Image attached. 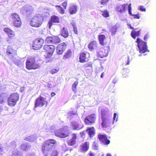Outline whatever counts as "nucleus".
<instances>
[{
	"label": "nucleus",
	"instance_id": "obj_1",
	"mask_svg": "<svg viewBox=\"0 0 156 156\" xmlns=\"http://www.w3.org/2000/svg\"><path fill=\"white\" fill-rule=\"evenodd\" d=\"M55 46L52 45L45 44L44 46V52L45 53L44 56V62L48 63L52 60V56L55 51Z\"/></svg>",
	"mask_w": 156,
	"mask_h": 156
},
{
	"label": "nucleus",
	"instance_id": "obj_2",
	"mask_svg": "<svg viewBox=\"0 0 156 156\" xmlns=\"http://www.w3.org/2000/svg\"><path fill=\"white\" fill-rule=\"evenodd\" d=\"M101 125L103 129L106 128L110 126L113 124V122H111L109 118L108 110V109H102L101 110Z\"/></svg>",
	"mask_w": 156,
	"mask_h": 156
},
{
	"label": "nucleus",
	"instance_id": "obj_3",
	"mask_svg": "<svg viewBox=\"0 0 156 156\" xmlns=\"http://www.w3.org/2000/svg\"><path fill=\"white\" fill-rule=\"evenodd\" d=\"M56 143V141L53 139L45 141L42 144L41 147V151L43 153L45 154L50 153L54 147V146L51 145V144H55Z\"/></svg>",
	"mask_w": 156,
	"mask_h": 156
},
{
	"label": "nucleus",
	"instance_id": "obj_4",
	"mask_svg": "<svg viewBox=\"0 0 156 156\" xmlns=\"http://www.w3.org/2000/svg\"><path fill=\"white\" fill-rule=\"evenodd\" d=\"M36 58L30 56L27 57L26 62V67L28 70L36 69L40 68V64L36 63Z\"/></svg>",
	"mask_w": 156,
	"mask_h": 156
},
{
	"label": "nucleus",
	"instance_id": "obj_5",
	"mask_svg": "<svg viewBox=\"0 0 156 156\" xmlns=\"http://www.w3.org/2000/svg\"><path fill=\"white\" fill-rule=\"evenodd\" d=\"M43 17L40 14L34 16L31 19L30 24L34 27H40L42 23Z\"/></svg>",
	"mask_w": 156,
	"mask_h": 156
},
{
	"label": "nucleus",
	"instance_id": "obj_6",
	"mask_svg": "<svg viewBox=\"0 0 156 156\" xmlns=\"http://www.w3.org/2000/svg\"><path fill=\"white\" fill-rule=\"evenodd\" d=\"M48 103V101L46 98L40 95L35 100L34 108L43 106L46 107Z\"/></svg>",
	"mask_w": 156,
	"mask_h": 156
},
{
	"label": "nucleus",
	"instance_id": "obj_7",
	"mask_svg": "<svg viewBox=\"0 0 156 156\" xmlns=\"http://www.w3.org/2000/svg\"><path fill=\"white\" fill-rule=\"evenodd\" d=\"M19 95L17 93H12L8 98V104L10 106H14L19 99Z\"/></svg>",
	"mask_w": 156,
	"mask_h": 156
},
{
	"label": "nucleus",
	"instance_id": "obj_8",
	"mask_svg": "<svg viewBox=\"0 0 156 156\" xmlns=\"http://www.w3.org/2000/svg\"><path fill=\"white\" fill-rule=\"evenodd\" d=\"M10 18L12 21L13 25L16 27H20L22 24V22L19 15L16 13H12L10 15Z\"/></svg>",
	"mask_w": 156,
	"mask_h": 156
},
{
	"label": "nucleus",
	"instance_id": "obj_9",
	"mask_svg": "<svg viewBox=\"0 0 156 156\" xmlns=\"http://www.w3.org/2000/svg\"><path fill=\"white\" fill-rule=\"evenodd\" d=\"M55 135L60 138H64L68 136L69 134V130L64 128H61L55 131Z\"/></svg>",
	"mask_w": 156,
	"mask_h": 156
},
{
	"label": "nucleus",
	"instance_id": "obj_10",
	"mask_svg": "<svg viewBox=\"0 0 156 156\" xmlns=\"http://www.w3.org/2000/svg\"><path fill=\"white\" fill-rule=\"evenodd\" d=\"M136 42L137 43V46L140 53H144L148 51L147 43L146 42L138 38H137Z\"/></svg>",
	"mask_w": 156,
	"mask_h": 156
},
{
	"label": "nucleus",
	"instance_id": "obj_11",
	"mask_svg": "<svg viewBox=\"0 0 156 156\" xmlns=\"http://www.w3.org/2000/svg\"><path fill=\"white\" fill-rule=\"evenodd\" d=\"M97 115L95 113L87 116L84 119L85 124L86 125H91L94 124L96 121Z\"/></svg>",
	"mask_w": 156,
	"mask_h": 156
},
{
	"label": "nucleus",
	"instance_id": "obj_12",
	"mask_svg": "<svg viewBox=\"0 0 156 156\" xmlns=\"http://www.w3.org/2000/svg\"><path fill=\"white\" fill-rule=\"evenodd\" d=\"M44 42V40L42 38L38 37L36 38L33 42V49L35 50L39 49L42 47Z\"/></svg>",
	"mask_w": 156,
	"mask_h": 156
},
{
	"label": "nucleus",
	"instance_id": "obj_13",
	"mask_svg": "<svg viewBox=\"0 0 156 156\" xmlns=\"http://www.w3.org/2000/svg\"><path fill=\"white\" fill-rule=\"evenodd\" d=\"M110 49L109 46H105L101 48L100 50L97 52L98 57L101 58L106 57L108 55Z\"/></svg>",
	"mask_w": 156,
	"mask_h": 156
},
{
	"label": "nucleus",
	"instance_id": "obj_14",
	"mask_svg": "<svg viewBox=\"0 0 156 156\" xmlns=\"http://www.w3.org/2000/svg\"><path fill=\"white\" fill-rule=\"evenodd\" d=\"M45 41L47 43L56 44L60 42L61 39L58 36H53L47 37L45 39Z\"/></svg>",
	"mask_w": 156,
	"mask_h": 156
},
{
	"label": "nucleus",
	"instance_id": "obj_15",
	"mask_svg": "<svg viewBox=\"0 0 156 156\" xmlns=\"http://www.w3.org/2000/svg\"><path fill=\"white\" fill-rule=\"evenodd\" d=\"M98 138L104 145H108L110 143V140L108 139L107 136L105 134L99 133L98 135Z\"/></svg>",
	"mask_w": 156,
	"mask_h": 156
},
{
	"label": "nucleus",
	"instance_id": "obj_16",
	"mask_svg": "<svg viewBox=\"0 0 156 156\" xmlns=\"http://www.w3.org/2000/svg\"><path fill=\"white\" fill-rule=\"evenodd\" d=\"M98 39L100 44L103 46H109L108 42L106 36L104 34L99 35Z\"/></svg>",
	"mask_w": 156,
	"mask_h": 156
},
{
	"label": "nucleus",
	"instance_id": "obj_17",
	"mask_svg": "<svg viewBox=\"0 0 156 156\" xmlns=\"http://www.w3.org/2000/svg\"><path fill=\"white\" fill-rule=\"evenodd\" d=\"M60 22V17L55 15H53L51 16L50 19L48 23V25L49 27V28L51 29L53 25V23H59Z\"/></svg>",
	"mask_w": 156,
	"mask_h": 156
},
{
	"label": "nucleus",
	"instance_id": "obj_18",
	"mask_svg": "<svg viewBox=\"0 0 156 156\" xmlns=\"http://www.w3.org/2000/svg\"><path fill=\"white\" fill-rule=\"evenodd\" d=\"M67 1L63 2L62 4L55 6L58 11L59 13L62 14H64L65 10L66 9L67 5Z\"/></svg>",
	"mask_w": 156,
	"mask_h": 156
},
{
	"label": "nucleus",
	"instance_id": "obj_19",
	"mask_svg": "<svg viewBox=\"0 0 156 156\" xmlns=\"http://www.w3.org/2000/svg\"><path fill=\"white\" fill-rule=\"evenodd\" d=\"M6 53L7 55L11 58H13L17 55V51L13 47L9 46L7 50Z\"/></svg>",
	"mask_w": 156,
	"mask_h": 156
},
{
	"label": "nucleus",
	"instance_id": "obj_20",
	"mask_svg": "<svg viewBox=\"0 0 156 156\" xmlns=\"http://www.w3.org/2000/svg\"><path fill=\"white\" fill-rule=\"evenodd\" d=\"M67 44L65 42H62L57 46L56 52L58 54H62L67 47Z\"/></svg>",
	"mask_w": 156,
	"mask_h": 156
},
{
	"label": "nucleus",
	"instance_id": "obj_21",
	"mask_svg": "<svg viewBox=\"0 0 156 156\" xmlns=\"http://www.w3.org/2000/svg\"><path fill=\"white\" fill-rule=\"evenodd\" d=\"M77 138V136L76 134L75 133H73L71 134V138L66 141L68 145L69 146L74 145L76 143Z\"/></svg>",
	"mask_w": 156,
	"mask_h": 156
},
{
	"label": "nucleus",
	"instance_id": "obj_22",
	"mask_svg": "<svg viewBox=\"0 0 156 156\" xmlns=\"http://www.w3.org/2000/svg\"><path fill=\"white\" fill-rule=\"evenodd\" d=\"M127 4L119 5L116 7V10L118 12L124 13L126 12Z\"/></svg>",
	"mask_w": 156,
	"mask_h": 156
},
{
	"label": "nucleus",
	"instance_id": "obj_23",
	"mask_svg": "<svg viewBox=\"0 0 156 156\" xmlns=\"http://www.w3.org/2000/svg\"><path fill=\"white\" fill-rule=\"evenodd\" d=\"M80 62L81 63H84L88 61V57L87 56V53L84 52H81L80 54Z\"/></svg>",
	"mask_w": 156,
	"mask_h": 156
},
{
	"label": "nucleus",
	"instance_id": "obj_24",
	"mask_svg": "<svg viewBox=\"0 0 156 156\" xmlns=\"http://www.w3.org/2000/svg\"><path fill=\"white\" fill-rule=\"evenodd\" d=\"M31 147V144L28 142H24L20 146V148L21 150L26 151L29 150Z\"/></svg>",
	"mask_w": 156,
	"mask_h": 156
},
{
	"label": "nucleus",
	"instance_id": "obj_25",
	"mask_svg": "<svg viewBox=\"0 0 156 156\" xmlns=\"http://www.w3.org/2000/svg\"><path fill=\"white\" fill-rule=\"evenodd\" d=\"M98 44L97 41L93 40L90 42L88 45V48L91 51L97 48Z\"/></svg>",
	"mask_w": 156,
	"mask_h": 156
},
{
	"label": "nucleus",
	"instance_id": "obj_26",
	"mask_svg": "<svg viewBox=\"0 0 156 156\" xmlns=\"http://www.w3.org/2000/svg\"><path fill=\"white\" fill-rule=\"evenodd\" d=\"M141 30L138 28L134 29L131 32V35L132 37L135 39L136 37L140 35Z\"/></svg>",
	"mask_w": 156,
	"mask_h": 156
},
{
	"label": "nucleus",
	"instance_id": "obj_27",
	"mask_svg": "<svg viewBox=\"0 0 156 156\" xmlns=\"http://www.w3.org/2000/svg\"><path fill=\"white\" fill-rule=\"evenodd\" d=\"M60 34L64 38L69 36V32L67 27H64L61 30Z\"/></svg>",
	"mask_w": 156,
	"mask_h": 156
},
{
	"label": "nucleus",
	"instance_id": "obj_28",
	"mask_svg": "<svg viewBox=\"0 0 156 156\" xmlns=\"http://www.w3.org/2000/svg\"><path fill=\"white\" fill-rule=\"evenodd\" d=\"M80 150L81 152H85L87 151L89 148V143L85 142L80 146Z\"/></svg>",
	"mask_w": 156,
	"mask_h": 156
},
{
	"label": "nucleus",
	"instance_id": "obj_29",
	"mask_svg": "<svg viewBox=\"0 0 156 156\" xmlns=\"http://www.w3.org/2000/svg\"><path fill=\"white\" fill-rule=\"evenodd\" d=\"M95 128L94 127H88L86 129V132H88V133L90 137L91 138L92 137L95 135Z\"/></svg>",
	"mask_w": 156,
	"mask_h": 156
},
{
	"label": "nucleus",
	"instance_id": "obj_30",
	"mask_svg": "<svg viewBox=\"0 0 156 156\" xmlns=\"http://www.w3.org/2000/svg\"><path fill=\"white\" fill-rule=\"evenodd\" d=\"M8 96V94L6 93H1L0 95V103H4Z\"/></svg>",
	"mask_w": 156,
	"mask_h": 156
},
{
	"label": "nucleus",
	"instance_id": "obj_31",
	"mask_svg": "<svg viewBox=\"0 0 156 156\" xmlns=\"http://www.w3.org/2000/svg\"><path fill=\"white\" fill-rule=\"evenodd\" d=\"M8 35V38L7 40V41L9 43H10L12 41L16 39V35L14 31L12 33L9 34Z\"/></svg>",
	"mask_w": 156,
	"mask_h": 156
},
{
	"label": "nucleus",
	"instance_id": "obj_32",
	"mask_svg": "<svg viewBox=\"0 0 156 156\" xmlns=\"http://www.w3.org/2000/svg\"><path fill=\"white\" fill-rule=\"evenodd\" d=\"M71 126L73 129L74 130H79L81 129L79 126L78 123L75 121H72L71 122Z\"/></svg>",
	"mask_w": 156,
	"mask_h": 156
},
{
	"label": "nucleus",
	"instance_id": "obj_33",
	"mask_svg": "<svg viewBox=\"0 0 156 156\" xmlns=\"http://www.w3.org/2000/svg\"><path fill=\"white\" fill-rule=\"evenodd\" d=\"M128 11L130 15L134 16V18L135 19H139L140 18V16L139 14H133L132 13V7L131 6V4H129L128 5Z\"/></svg>",
	"mask_w": 156,
	"mask_h": 156
},
{
	"label": "nucleus",
	"instance_id": "obj_34",
	"mask_svg": "<svg viewBox=\"0 0 156 156\" xmlns=\"http://www.w3.org/2000/svg\"><path fill=\"white\" fill-rule=\"evenodd\" d=\"M37 139V137L35 135H31L26 137L24 140L30 142H34Z\"/></svg>",
	"mask_w": 156,
	"mask_h": 156
},
{
	"label": "nucleus",
	"instance_id": "obj_35",
	"mask_svg": "<svg viewBox=\"0 0 156 156\" xmlns=\"http://www.w3.org/2000/svg\"><path fill=\"white\" fill-rule=\"evenodd\" d=\"M72 55V52L70 49L68 50L64 55L63 59L64 60L68 59L71 57Z\"/></svg>",
	"mask_w": 156,
	"mask_h": 156
},
{
	"label": "nucleus",
	"instance_id": "obj_36",
	"mask_svg": "<svg viewBox=\"0 0 156 156\" xmlns=\"http://www.w3.org/2000/svg\"><path fill=\"white\" fill-rule=\"evenodd\" d=\"M118 28V26L116 25H113L111 27L109 31L111 33L112 35H113L115 34L116 32L117 31Z\"/></svg>",
	"mask_w": 156,
	"mask_h": 156
},
{
	"label": "nucleus",
	"instance_id": "obj_37",
	"mask_svg": "<svg viewBox=\"0 0 156 156\" xmlns=\"http://www.w3.org/2000/svg\"><path fill=\"white\" fill-rule=\"evenodd\" d=\"M69 12L71 14H75L77 11V8L76 6L73 5L71 6L69 8Z\"/></svg>",
	"mask_w": 156,
	"mask_h": 156
},
{
	"label": "nucleus",
	"instance_id": "obj_38",
	"mask_svg": "<svg viewBox=\"0 0 156 156\" xmlns=\"http://www.w3.org/2000/svg\"><path fill=\"white\" fill-rule=\"evenodd\" d=\"M78 83V81H75L72 85V90L74 93H76L77 92V86Z\"/></svg>",
	"mask_w": 156,
	"mask_h": 156
},
{
	"label": "nucleus",
	"instance_id": "obj_39",
	"mask_svg": "<svg viewBox=\"0 0 156 156\" xmlns=\"http://www.w3.org/2000/svg\"><path fill=\"white\" fill-rule=\"evenodd\" d=\"M12 156H22V154L20 151L14 150L12 151Z\"/></svg>",
	"mask_w": 156,
	"mask_h": 156
},
{
	"label": "nucleus",
	"instance_id": "obj_40",
	"mask_svg": "<svg viewBox=\"0 0 156 156\" xmlns=\"http://www.w3.org/2000/svg\"><path fill=\"white\" fill-rule=\"evenodd\" d=\"M102 12V15L105 17H108L109 16V12L107 10H105L104 11H101Z\"/></svg>",
	"mask_w": 156,
	"mask_h": 156
},
{
	"label": "nucleus",
	"instance_id": "obj_41",
	"mask_svg": "<svg viewBox=\"0 0 156 156\" xmlns=\"http://www.w3.org/2000/svg\"><path fill=\"white\" fill-rule=\"evenodd\" d=\"M50 153L51 156H58V152L57 150L53 148Z\"/></svg>",
	"mask_w": 156,
	"mask_h": 156
},
{
	"label": "nucleus",
	"instance_id": "obj_42",
	"mask_svg": "<svg viewBox=\"0 0 156 156\" xmlns=\"http://www.w3.org/2000/svg\"><path fill=\"white\" fill-rule=\"evenodd\" d=\"M3 31L6 33L8 35H9V34L12 33L13 31L10 28L7 27H5L3 29Z\"/></svg>",
	"mask_w": 156,
	"mask_h": 156
},
{
	"label": "nucleus",
	"instance_id": "obj_43",
	"mask_svg": "<svg viewBox=\"0 0 156 156\" xmlns=\"http://www.w3.org/2000/svg\"><path fill=\"white\" fill-rule=\"evenodd\" d=\"M83 66V67L85 68H92V63L91 62H88L84 64Z\"/></svg>",
	"mask_w": 156,
	"mask_h": 156
},
{
	"label": "nucleus",
	"instance_id": "obj_44",
	"mask_svg": "<svg viewBox=\"0 0 156 156\" xmlns=\"http://www.w3.org/2000/svg\"><path fill=\"white\" fill-rule=\"evenodd\" d=\"M17 144L15 140L12 141L10 143V147L12 148H15L17 147Z\"/></svg>",
	"mask_w": 156,
	"mask_h": 156
},
{
	"label": "nucleus",
	"instance_id": "obj_45",
	"mask_svg": "<svg viewBox=\"0 0 156 156\" xmlns=\"http://www.w3.org/2000/svg\"><path fill=\"white\" fill-rule=\"evenodd\" d=\"M129 72V70L127 69H124L122 72L123 75L125 77H126V76H128Z\"/></svg>",
	"mask_w": 156,
	"mask_h": 156
},
{
	"label": "nucleus",
	"instance_id": "obj_46",
	"mask_svg": "<svg viewBox=\"0 0 156 156\" xmlns=\"http://www.w3.org/2000/svg\"><path fill=\"white\" fill-rule=\"evenodd\" d=\"M73 31L74 33L77 34H78V31L77 28L75 24L73 23Z\"/></svg>",
	"mask_w": 156,
	"mask_h": 156
},
{
	"label": "nucleus",
	"instance_id": "obj_47",
	"mask_svg": "<svg viewBox=\"0 0 156 156\" xmlns=\"http://www.w3.org/2000/svg\"><path fill=\"white\" fill-rule=\"evenodd\" d=\"M58 71V69H53L52 70H51L50 71V73L51 74H53L57 72Z\"/></svg>",
	"mask_w": 156,
	"mask_h": 156
},
{
	"label": "nucleus",
	"instance_id": "obj_48",
	"mask_svg": "<svg viewBox=\"0 0 156 156\" xmlns=\"http://www.w3.org/2000/svg\"><path fill=\"white\" fill-rule=\"evenodd\" d=\"M3 151V147L1 144H0V155H2L3 153H2Z\"/></svg>",
	"mask_w": 156,
	"mask_h": 156
},
{
	"label": "nucleus",
	"instance_id": "obj_49",
	"mask_svg": "<svg viewBox=\"0 0 156 156\" xmlns=\"http://www.w3.org/2000/svg\"><path fill=\"white\" fill-rule=\"evenodd\" d=\"M139 9L141 11L145 12L146 10V9L144 8V6L142 5L140 6H139Z\"/></svg>",
	"mask_w": 156,
	"mask_h": 156
},
{
	"label": "nucleus",
	"instance_id": "obj_50",
	"mask_svg": "<svg viewBox=\"0 0 156 156\" xmlns=\"http://www.w3.org/2000/svg\"><path fill=\"white\" fill-rule=\"evenodd\" d=\"M98 143L95 142L94 143L93 145V147L94 149L96 150L98 149Z\"/></svg>",
	"mask_w": 156,
	"mask_h": 156
},
{
	"label": "nucleus",
	"instance_id": "obj_51",
	"mask_svg": "<svg viewBox=\"0 0 156 156\" xmlns=\"http://www.w3.org/2000/svg\"><path fill=\"white\" fill-rule=\"evenodd\" d=\"M109 0H101V3L102 5L106 4Z\"/></svg>",
	"mask_w": 156,
	"mask_h": 156
},
{
	"label": "nucleus",
	"instance_id": "obj_52",
	"mask_svg": "<svg viewBox=\"0 0 156 156\" xmlns=\"http://www.w3.org/2000/svg\"><path fill=\"white\" fill-rule=\"evenodd\" d=\"M116 115L117 114L116 113H114V114L113 120L114 121H115V122H116L117 120V118L116 119Z\"/></svg>",
	"mask_w": 156,
	"mask_h": 156
},
{
	"label": "nucleus",
	"instance_id": "obj_53",
	"mask_svg": "<svg viewBox=\"0 0 156 156\" xmlns=\"http://www.w3.org/2000/svg\"><path fill=\"white\" fill-rule=\"evenodd\" d=\"M149 37V35L147 34L144 37V40L146 41Z\"/></svg>",
	"mask_w": 156,
	"mask_h": 156
},
{
	"label": "nucleus",
	"instance_id": "obj_54",
	"mask_svg": "<svg viewBox=\"0 0 156 156\" xmlns=\"http://www.w3.org/2000/svg\"><path fill=\"white\" fill-rule=\"evenodd\" d=\"M76 114V113L74 112L73 111H70L69 112V114L71 116L72 115H75Z\"/></svg>",
	"mask_w": 156,
	"mask_h": 156
},
{
	"label": "nucleus",
	"instance_id": "obj_55",
	"mask_svg": "<svg viewBox=\"0 0 156 156\" xmlns=\"http://www.w3.org/2000/svg\"><path fill=\"white\" fill-rule=\"evenodd\" d=\"M90 156H94L95 154L93 153L91 151H90L89 153Z\"/></svg>",
	"mask_w": 156,
	"mask_h": 156
},
{
	"label": "nucleus",
	"instance_id": "obj_56",
	"mask_svg": "<svg viewBox=\"0 0 156 156\" xmlns=\"http://www.w3.org/2000/svg\"><path fill=\"white\" fill-rule=\"evenodd\" d=\"M56 95V94L54 92H52L51 93V97H52Z\"/></svg>",
	"mask_w": 156,
	"mask_h": 156
},
{
	"label": "nucleus",
	"instance_id": "obj_57",
	"mask_svg": "<svg viewBox=\"0 0 156 156\" xmlns=\"http://www.w3.org/2000/svg\"><path fill=\"white\" fill-rule=\"evenodd\" d=\"M129 58H127V62L126 63V65H129Z\"/></svg>",
	"mask_w": 156,
	"mask_h": 156
},
{
	"label": "nucleus",
	"instance_id": "obj_58",
	"mask_svg": "<svg viewBox=\"0 0 156 156\" xmlns=\"http://www.w3.org/2000/svg\"><path fill=\"white\" fill-rule=\"evenodd\" d=\"M104 76V72H103L101 73V78H102Z\"/></svg>",
	"mask_w": 156,
	"mask_h": 156
},
{
	"label": "nucleus",
	"instance_id": "obj_59",
	"mask_svg": "<svg viewBox=\"0 0 156 156\" xmlns=\"http://www.w3.org/2000/svg\"><path fill=\"white\" fill-rule=\"evenodd\" d=\"M106 156H112L110 154L108 153L106 154Z\"/></svg>",
	"mask_w": 156,
	"mask_h": 156
},
{
	"label": "nucleus",
	"instance_id": "obj_60",
	"mask_svg": "<svg viewBox=\"0 0 156 156\" xmlns=\"http://www.w3.org/2000/svg\"><path fill=\"white\" fill-rule=\"evenodd\" d=\"M130 27L131 29L134 30V28L133 27H132L131 25H130Z\"/></svg>",
	"mask_w": 156,
	"mask_h": 156
},
{
	"label": "nucleus",
	"instance_id": "obj_61",
	"mask_svg": "<svg viewBox=\"0 0 156 156\" xmlns=\"http://www.w3.org/2000/svg\"><path fill=\"white\" fill-rule=\"evenodd\" d=\"M85 133V132L84 131H83V132H82V133H80V134H83L84 133Z\"/></svg>",
	"mask_w": 156,
	"mask_h": 156
},
{
	"label": "nucleus",
	"instance_id": "obj_62",
	"mask_svg": "<svg viewBox=\"0 0 156 156\" xmlns=\"http://www.w3.org/2000/svg\"><path fill=\"white\" fill-rule=\"evenodd\" d=\"M44 156H49L48 154H45Z\"/></svg>",
	"mask_w": 156,
	"mask_h": 156
}]
</instances>
